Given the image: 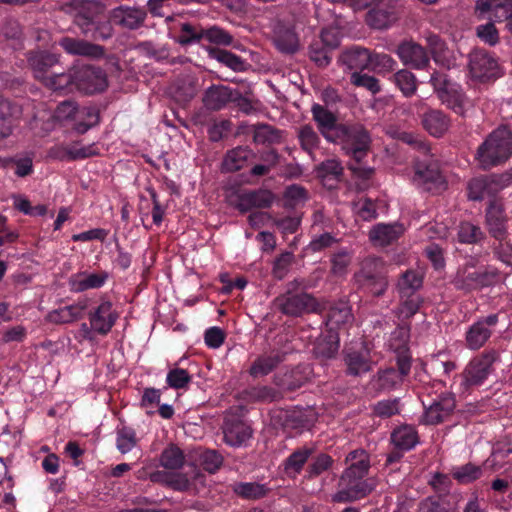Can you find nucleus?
I'll list each match as a JSON object with an SVG mask.
<instances>
[{
    "instance_id": "f257e3e1",
    "label": "nucleus",
    "mask_w": 512,
    "mask_h": 512,
    "mask_svg": "<svg viewBox=\"0 0 512 512\" xmlns=\"http://www.w3.org/2000/svg\"><path fill=\"white\" fill-rule=\"evenodd\" d=\"M147 18L144 8L120 5L106 14V6L99 0H82L74 16L81 33L95 41H106L114 34L113 25L123 30L141 28Z\"/></svg>"
},
{
    "instance_id": "f03ea898",
    "label": "nucleus",
    "mask_w": 512,
    "mask_h": 512,
    "mask_svg": "<svg viewBox=\"0 0 512 512\" xmlns=\"http://www.w3.org/2000/svg\"><path fill=\"white\" fill-rule=\"evenodd\" d=\"M345 463L347 467L339 479L341 489L334 495L338 503L352 502L369 495L375 488L373 479L367 478L371 468L370 455L362 448L350 451Z\"/></svg>"
},
{
    "instance_id": "7ed1b4c3",
    "label": "nucleus",
    "mask_w": 512,
    "mask_h": 512,
    "mask_svg": "<svg viewBox=\"0 0 512 512\" xmlns=\"http://www.w3.org/2000/svg\"><path fill=\"white\" fill-rule=\"evenodd\" d=\"M342 147L350 156L348 169L353 176L361 180H369L374 169L365 163V158L371 148L372 138L367 128L358 122L340 123L337 133L330 141Z\"/></svg>"
},
{
    "instance_id": "20e7f679",
    "label": "nucleus",
    "mask_w": 512,
    "mask_h": 512,
    "mask_svg": "<svg viewBox=\"0 0 512 512\" xmlns=\"http://www.w3.org/2000/svg\"><path fill=\"white\" fill-rule=\"evenodd\" d=\"M500 361L495 349H488L472 357L461 373L454 376V385L459 396L467 397L481 387L494 373V364Z\"/></svg>"
},
{
    "instance_id": "39448f33",
    "label": "nucleus",
    "mask_w": 512,
    "mask_h": 512,
    "mask_svg": "<svg viewBox=\"0 0 512 512\" xmlns=\"http://www.w3.org/2000/svg\"><path fill=\"white\" fill-rule=\"evenodd\" d=\"M357 291L372 298L382 297L388 290V270L385 261L369 255L359 262L352 277Z\"/></svg>"
},
{
    "instance_id": "423d86ee",
    "label": "nucleus",
    "mask_w": 512,
    "mask_h": 512,
    "mask_svg": "<svg viewBox=\"0 0 512 512\" xmlns=\"http://www.w3.org/2000/svg\"><path fill=\"white\" fill-rule=\"evenodd\" d=\"M511 155L512 131L506 126H500L478 147L476 160L486 170L505 163Z\"/></svg>"
},
{
    "instance_id": "0eeeda50",
    "label": "nucleus",
    "mask_w": 512,
    "mask_h": 512,
    "mask_svg": "<svg viewBox=\"0 0 512 512\" xmlns=\"http://www.w3.org/2000/svg\"><path fill=\"white\" fill-rule=\"evenodd\" d=\"M307 288L303 279L290 281L286 291L275 298V307L289 317H301L317 312L319 304L312 294L305 292Z\"/></svg>"
},
{
    "instance_id": "6e6552de",
    "label": "nucleus",
    "mask_w": 512,
    "mask_h": 512,
    "mask_svg": "<svg viewBox=\"0 0 512 512\" xmlns=\"http://www.w3.org/2000/svg\"><path fill=\"white\" fill-rule=\"evenodd\" d=\"M412 359L407 351H401L396 357V366L380 368L367 383V390L373 395L398 389L411 370Z\"/></svg>"
},
{
    "instance_id": "1a4fd4ad",
    "label": "nucleus",
    "mask_w": 512,
    "mask_h": 512,
    "mask_svg": "<svg viewBox=\"0 0 512 512\" xmlns=\"http://www.w3.org/2000/svg\"><path fill=\"white\" fill-rule=\"evenodd\" d=\"M475 268L473 262H468L457 271L453 280L454 287L465 293L482 290L494 286L499 281L500 272L492 265Z\"/></svg>"
},
{
    "instance_id": "9d476101",
    "label": "nucleus",
    "mask_w": 512,
    "mask_h": 512,
    "mask_svg": "<svg viewBox=\"0 0 512 512\" xmlns=\"http://www.w3.org/2000/svg\"><path fill=\"white\" fill-rule=\"evenodd\" d=\"M423 155V159H417L414 163L412 182L423 191L440 193L446 188V182L439 164L429 153Z\"/></svg>"
},
{
    "instance_id": "9b49d317",
    "label": "nucleus",
    "mask_w": 512,
    "mask_h": 512,
    "mask_svg": "<svg viewBox=\"0 0 512 512\" xmlns=\"http://www.w3.org/2000/svg\"><path fill=\"white\" fill-rule=\"evenodd\" d=\"M468 69L472 80L480 83L495 81L501 76L498 59L482 48H476L469 53Z\"/></svg>"
},
{
    "instance_id": "f8f14e48",
    "label": "nucleus",
    "mask_w": 512,
    "mask_h": 512,
    "mask_svg": "<svg viewBox=\"0 0 512 512\" xmlns=\"http://www.w3.org/2000/svg\"><path fill=\"white\" fill-rule=\"evenodd\" d=\"M340 45L339 31L333 27L321 30L320 35L314 38L308 47L309 59L319 68L330 65L333 52Z\"/></svg>"
},
{
    "instance_id": "ddd939ff",
    "label": "nucleus",
    "mask_w": 512,
    "mask_h": 512,
    "mask_svg": "<svg viewBox=\"0 0 512 512\" xmlns=\"http://www.w3.org/2000/svg\"><path fill=\"white\" fill-rule=\"evenodd\" d=\"M271 425L287 434L301 433L310 429L313 420L302 409L275 408L269 413Z\"/></svg>"
},
{
    "instance_id": "4468645a",
    "label": "nucleus",
    "mask_w": 512,
    "mask_h": 512,
    "mask_svg": "<svg viewBox=\"0 0 512 512\" xmlns=\"http://www.w3.org/2000/svg\"><path fill=\"white\" fill-rule=\"evenodd\" d=\"M499 322L500 313H490L478 317L465 332L466 348L477 351L484 347L496 332Z\"/></svg>"
},
{
    "instance_id": "2eb2a0df",
    "label": "nucleus",
    "mask_w": 512,
    "mask_h": 512,
    "mask_svg": "<svg viewBox=\"0 0 512 512\" xmlns=\"http://www.w3.org/2000/svg\"><path fill=\"white\" fill-rule=\"evenodd\" d=\"M475 14L479 19L504 23V30L512 38V0H477Z\"/></svg>"
},
{
    "instance_id": "dca6fc26",
    "label": "nucleus",
    "mask_w": 512,
    "mask_h": 512,
    "mask_svg": "<svg viewBox=\"0 0 512 512\" xmlns=\"http://www.w3.org/2000/svg\"><path fill=\"white\" fill-rule=\"evenodd\" d=\"M107 76L103 69L92 65L74 68V86L85 94L102 92L107 87Z\"/></svg>"
},
{
    "instance_id": "f3484780",
    "label": "nucleus",
    "mask_w": 512,
    "mask_h": 512,
    "mask_svg": "<svg viewBox=\"0 0 512 512\" xmlns=\"http://www.w3.org/2000/svg\"><path fill=\"white\" fill-rule=\"evenodd\" d=\"M422 404L425 408L423 420L427 425H437L445 421L456 408L455 396L450 392H441L437 397H431L428 402L422 399Z\"/></svg>"
},
{
    "instance_id": "a211bd4d",
    "label": "nucleus",
    "mask_w": 512,
    "mask_h": 512,
    "mask_svg": "<svg viewBox=\"0 0 512 512\" xmlns=\"http://www.w3.org/2000/svg\"><path fill=\"white\" fill-rule=\"evenodd\" d=\"M422 404L425 408L423 420L427 425H437L445 421L456 408L455 396L450 392H441L437 397H431L428 402L422 399Z\"/></svg>"
},
{
    "instance_id": "6ab92c4d",
    "label": "nucleus",
    "mask_w": 512,
    "mask_h": 512,
    "mask_svg": "<svg viewBox=\"0 0 512 512\" xmlns=\"http://www.w3.org/2000/svg\"><path fill=\"white\" fill-rule=\"evenodd\" d=\"M119 313L113 303L106 298H101L100 303L88 312L90 328L98 335H107L116 324Z\"/></svg>"
},
{
    "instance_id": "aec40b11",
    "label": "nucleus",
    "mask_w": 512,
    "mask_h": 512,
    "mask_svg": "<svg viewBox=\"0 0 512 512\" xmlns=\"http://www.w3.org/2000/svg\"><path fill=\"white\" fill-rule=\"evenodd\" d=\"M28 67L35 79L43 83L53 70L60 68L59 55L47 50H30L26 53Z\"/></svg>"
},
{
    "instance_id": "412c9836",
    "label": "nucleus",
    "mask_w": 512,
    "mask_h": 512,
    "mask_svg": "<svg viewBox=\"0 0 512 512\" xmlns=\"http://www.w3.org/2000/svg\"><path fill=\"white\" fill-rule=\"evenodd\" d=\"M508 217L503 204L492 199L485 211V226L489 235L495 240H503L509 235Z\"/></svg>"
},
{
    "instance_id": "4be33fe9",
    "label": "nucleus",
    "mask_w": 512,
    "mask_h": 512,
    "mask_svg": "<svg viewBox=\"0 0 512 512\" xmlns=\"http://www.w3.org/2000/svg\"><path fill=\"white\" fill-rule=\"evenodd\" d=\"M344 352V361L348 375L359 376L372 369L370 350L365 342H361L360 347H348Z\"/></svg>"
},
{
    "instance_id": "5701e85b",
    "label": "nucleus",
    "mask_w": 512,
    "mask_h": 512,
    "mask_svg": "<svg viewBox=\"0 0 512 512\" xmlns=\"http://www.w3.org/2000/svg\"><path fill=\"white\" fill-rule=\"evenodd\" d=\"M397 19L391 0H377L365 16L366 24L373 29H386Z\"/></svg>"
},
{
    "instance_id": "b1692460",
    "label": "nucleus",
    "mask_w": 512,
    "mask_h": 512,
    "mask_svg": "<svg viewBox=\"0 0 512 512\" xmlns=\"http://www.w3.org/2000/svg\"><path fill=\"white\" fill-rule=\"evenodd\" d=\"M502 188L501 177L498 175L474 177L468 182V198L473 201L494 198Z\"/></svg>"
},
{
    "instance_id": "393cba45",
    "label": "nucleus",
    "mask_w": 512,
    "mask_h": 512,
    "mask_svg": "<svg viewBox=\"0 0 512 512\" xmlns=\"http://www.w3.org/2000/svg\"><path fill=\"white\" fill-rule=\"evenodd\" d=\"M273 200L274 196L269 190H249L237 194L233 205L241 213H246L254 208H269Z\"/></svg>"
},
{
    "instance_id": "a878e982",
    "label": "nucleus",
    "mask_w": 512,
    "mask_h": 512,
    "mask_svg": "<svg viewBox=\"0 0 512 512\" xmlns=\"http://www.w3.org/2000/svg\"><path fill=\"white\" fill-rule=\"evenodd\" d=\"M396 53L402 63L413 69H425L430 62L424 47L413 41H403L397 47Z\"/></svg>"
},
{
    "instance_id": "bb28decb",
    "label": "nucleus",
    "mask_w": 512,
    "mask_h": 512,
    "mask_svg": "<svg viewBox=\"0 0 512 512\" xmlns=\"http://www.w3.org/2000/svg\"><path fill=\"white\" fill-rule=\"evenodd\" d=\"M59 46L68 54L100 59L105 55V48L101 45L83 39L65 36L59 40Z\"/></svg>"
},
{
    "instance_id": "cd10ccee",
    "label": "nucleus",
    "mask_w": 512,
    "mask_h": 512,
    "mask_svg": "<svg viewBox=\"0 0 512 512\" xmlns=\"http://www.w3.org/2000/svg\"><path fill=\"white\" fill-rule=\"evenodd\" d=\"M286 359V352L280 349H273L260 354L252 362L248 372L252 378L267 376L273 372Z\"/></svg>"
},
{
    "instance_id": "c85d7f7f",
    "label": "nucleus",
    "mask_w": 512,
    "mask_h": 512,
    "mask_svg": "<svg viewBox=\"0 0 512 512\" xmlns=\"http://www.w3.org/2000/svg\"><path fill=\"white\" fill-rule=\"evenodd\" d=\"M311 113L319 132L328 142H330L340 126L336 114L330 111L327 107L318 103H314L312 105Z\"/></svg>"
},
{
    "instance_id": "c756f323",
    "label": "nucleus",
    "mask_w": 512,
    "mask_h": 512,
    "mask_svg": "<svg viewBox=\"0 0 512 512\" xmlns=\"http://www.w3.org/2000/svg\"><path fill=\"white\" fill-rule=\"evenodd\" d=\"M239 98V91L224 85H212L203 96L204 106L211 111H219L232 100Z\"/></svg>"
},
{
    "instance_id": "7c9ffc66",
    "label": "nucleus",
    "mask_w": 512,
    "mask_h": 512,
    "mask_svg": "<svg viewBox=\"0 0 512 512\" xmlns=\"http://www.w3.org/2000/svg\"><path fill=\"white\" fill-rule=\"evenodd\" d=\"M109 277L110 274L104 270L96 272H79L71 276L69 280L70 289L76 293L91 289H99L106 284Z\"/></svg>"
},
{
    "instance_id": "2f4dec72",
    "label": "nucleus",
    "mask_w": 512,
    "mask_h": 512,
    "mask_svg": "<svg viewBox=\"0 0 512 512\" xmlns=\"http://www.w3.org/2000/svg\"><path fill=\"white\" fill-rule=\"evenodd\" d=\"M421 124L431 136L442 137L451 126V119L444 111L429 108L421 115Z\"/></svg>"
},
{
    "instance_id": "473e14b6",
    "label": "nucleus",
    "mask_w": 512,
    "mask_h": 512,
    "mask_svg": "<svg viewBox=\"0 0 512 512\" xmlns=\"http://www.w3.org/2000/svg\"><path fill=\"white\" fill-rule=\"evenodd\" d=\"M310 374L311 369L308 366L298 365L282 375L275 374L274 383L284 390L295 391L308 381Z\"/></svg>"
},
{
    "instance_id": "72a5a7b5",
    "label": "nucleus",
    "mask_w": 512,
    "mask_h": 512,
    "mask_svg": "<svg viewBox=\"0 0 512 512\" xmlns=\"http://www.w3.org/2000/svg\"><path fill=\"white\" fill-rule=\"evenodd\" d=\"M223 434L226 444L239 447L252 436V429L242 420L229 419L224 423Z\"/></svg>"
},
{
    "instance_id": "f704fd0d",
    "label": "nucleus",
    "mask_w": 512,
    "mask_h": 512,
    "mask_svg": "<svg viewBox=\"0 0 512 512\" xmlns=\"http://www.w3.org/2000/svg\"><path fill=\"white\" fill-rule=\"evenodd\" d=\"M402 234V225L379 223L370 230L369 239L374 246L386 247L396 242Z\"/></svg>"
},
{
    "instance_id": "c9c22d12",
    "label": "nucleus",
    "mask_w": 512,
    "mask_h": 512,
    "mask_svg": "<svg viewBox=\"0 0 512 512\" xmlns=\"http://www.w3.org/2000/svg\"><path fill=\"white\" fill-rule=\"evenodd\" d=\"M243 399L250 403H272L283 398L278 389L269 385H251L242 392Z\"/></svg>"
},
{
    "instance_id": "e433bc0d",
    "label": "nucleus",
    "mask_w": 512,
    "mask_h": 512,
    "mask_svg": "<svg viewBox=\"0 0 512 512\" xmlns=\"http://www.w3.org/2000/svg\"><path fill=\"white\" fill-rule=\"evenodd\" d=\"M314 453V448L302 446L295 449L283 462L286 476L296 478L303 470L308 459Z\"/></svg>"
},
{
    "instance_id": "4c0bfd02",
    "label": "nucleus",
    "mask_w": 512,
    "mask_h": 512,
    "mask_svg": "<svg viewBox=\"0 0 512 512\" xmlns=\"http://www.w3.org/2000/svg\"><path fill=\"white\" fill-rule=\"evenodd\" d=\"M390 442L395 448L410 451L419 443V435L414 426L404 424L393 429Z\"/></svg>"
},
{
    "instance_id": "58836bf2",
    "label": "nucleus",
    "mask_w": 512,
    "mask_h": 512,
    "mask_svg": "<svg viewBox=\"0 0 512 512\" xmlns=\"http://www.w3.org/2000/svg\"><path fill=\"white\" fill-rule=\"evenodd\" d=\"M370 53L371 50L367 48L352 46L342 54L341 60L350 70L362 72L369 69Z\"/></svg>"
},
{
    "instance_id": "ea45409f",
    "label": "nucleus",
    "mask_w": 512,
    "mask_h": 512,
    "mask_svg": "<svg viewBox=\"0 0 512 512\" xmlns=\"http://www.w3.org/2000/svg\"><path fill=\"white\" fill-rule=\"evenodd\" d=\"M424 273L419 269H407L402 272L396 283L398 294H419L423 287Z\"/></svg>"
},
{
    "instance_id": "a19ab883",
    "label": "nucleus",
    "mask_w": 512,
    "mask_h": 512,
    "mask_svg": "<svg viewBox=\"0 0 512 512\" xmlns=\"http://www.w3.org/2000/svg\"><path fill=\"white\" fill-rule=\"evenodd\" d=\"M274 42L279 51L287 54L295 53L299 45V39L294 29L282 25L275 30Z\"/></svg>"
},
{
    "instance_id": "79ce46f5",
    "label": "nucleus",
    "mask_w": 512,
    "mask_h": 512,
    "mask_svg": "<svg viewBox=\"0 0 512 512\" xmlns=\"http://www.w3.org/2000/svg\"><path fill=\"white\" fill-rule=\"evenodd\" d=\"M399 305L397 307V317L401 321L410 320L420 310L424 298L420 294H398Z\"/></svg>"
},
{
    "instance_id": "37998d69",
    "label": "nucleus",
    "mask_w": 512,
    "mask_h": 512,
    "mask_svg": "<svg viewBox=\"0 0 512 512\" xmlns=\"http://www.w3.org/2000/svg\"><path fill=\"white\" fill-rule=\"evenodd\" d=\"M326 325L330 331H335L341 325L350 323L353 320L351 307L347 302H339L331 306L327 316Z\"/></svg>"
},
{
    "instance_id": "c03bdc74",
    "label": "nucleus",
    "mask_w": 512,
    "mask_h": 512,
    "mask_svg": "<svg viewBox=\"0 0 512 512\" xmlns=\"http://www.w3.org/2000/svg\"><path fill=\"white\" fill-rule=\"evenodd\" d=\"M209 56L235 72L247 70L248 63L240 56L220 48L212 47L208 50Z\"/></svg>"
},
{
    "instance_id": "a18cd8bd",
    "label": "nucleus",
    "mask_w": 512,
    "mask_h": 512,
    "mask_svg": "<svg viewBox=\"0 0 512 512\" xmlns=\"http://www.w3.org/2000/svg\"><path fill=\"white\" fill-rule=\"evenodd\" d=\"M252 154V150L248 147L238 146L227 152L223 160V167L229 172L238 171L245 166Z\"/></svg>"
},
{
    "instance_id": "49530a36",
    "label": "nucleus",
    "mask_w": 512,
    "mask_h": 512,
    "mask_svg": "<svg viewBox=\"0 0 512 512\" xmlns=\"http://www.w3.org/2000/svg\"><path fill=\"white\" fill-rule=\"evenodd\" d=\"M233 492L246 500H258L265 497L269 491L265 485L257 482H236L232 485Z\"/></svg>"
},
{
    "instance_id": "de8ad7c7",
    "label": "nucleus",
    "mask_w": 512,
    "mask_h": 512,
    "mask_svg": "<svg viewBox=\"0 0 512 512\" xmlns=\"http://www.w3.org/2000/svg\"><path fill=\"white\" fill-rule=\"evenodd\" d=\"M18 112L17 106L9 100L0 97V140L12 133L14 114Z\"/></svg>"
},
{
    "instance_id": "09e8293b",
    "label": "nucleus",
    "mask_w": 512,
    "mask_h": 512,
    "mask_svg": "<svg viewBox=\"0 0 512 512\" xmlns=\"http://www.w3.org/2000/svg\"><path fill=\"white\" fill-rule=\"evenodd\" d=\"M339 349V336L336 331L328 330V333L319 339L315 345L316 356L325 359L333 358Z\"/></svg>"
},
{
    "instance_id": "8fccbe9b",
    "label": "nucleus",
    "mask_w": 512,
    "mask_h": 512,
    "mask_svg": "<svg viewBox=\"0 0 512 512\" xmlns=\"http://www.w3.org/2000/svg\"><path fill=\"white\" fill-rule=\"evenodd\" d=\"M253 140L257 144L273 145L282 142V131L269 124L254 126Z\"/></svg>"
},
{
    "instance_id": "3c124183",
    "label": "nucleus",
    "mask_w": 512,
    "mask_h": 512,
    "mask_svg": "<svg viewBox=\"0 0 512 512\" xmlns=\"http://www.w3.org/2000/svg\"><path fill=\"white\" fill-rule=\"evenodd\" d=\"M457 237L459 242L464 244H480L486 239V234L478 225L470 222H461Z\"/></svg>"
},
{
    "instance_id": "603ef678",
    "label": "nucleus",
    "mask_w": 512,
    "mask_h": 512,
    "mask_svg": "<svg viewBox=\"0 0 512 512\" xmlns=\"http://www.w3.org/2000/svg\"><path fill=\"white\" fill-rule=\"evenodd\" d=\"M396 66L397 62L390 55L383 52L371 51L369 71L384 76L394 71Z\"/></svg>"
},
{
    "instance_id": "864d4df0",
    "label": "nucleus",
    "mask_w": 512,
    "mask_h": 512,
    "mask_svg": "<svg viewBox=\"0 0 512 512\" xmlns=\"http://www.w3.org/2000/svg\"><path fill=\"white\" fill-rule=\"evenodd\" d=\"M415 380L419 384L420 392L422 395L431 397L433 394L435 397L441 392H446V384L442 380L432 379L426 372H418L415 374Z\"/></svg>"
},
{
    "instance_id": "5fc2aeb1",
    "label": "nucleus",
    "mask_w": 512,
    "mask_h": 512,
    "mask_svg": "<svg viewBox=\"0 0 512 512\" xmlns=\"http://www.w3.org/2000/svg\"><path fill=\"white\" fill-rule=\"evenodd\" d=\"M202 39H204V28L200 25L185 22L180 26V32L176 38V42L181 46H188L199 43Z\"/></svg>"
},
{
    "instance_id": "6e6d98bb",
    "label": "nucleus",
    "mask_w": 512,
    "mask_h": 512,
    "mask_svg": "<svg viewBox=\"0 0 512 512\" xmlns=\"http://www.w3.org/2000/svg\"><path fill=\"white\" fill-rule=\"evenodd\" d=\"M53 91H62L71 85H74V71L66 73L60 66L52 71V74L42 83Z\"/></svg>"
},
{
    "instance_id": "4d7b16f0",
    "label": "nucleus",
    "mask_w": 512,
    "mask_h": 512,
    "mask_svg": "<svg viewBox=\"0 0 512 512\" xmlns=\"http://www.w3.org/2000/svg\"><path fill=\"white\" fill-rule=\"evenodd\" d=\"M6 168H13L15 175L18 177H26L33 173V158L32 156L16 155L4 159L3 163Z\"/></svg>"
},
{
    "instance_id": "13d9d810",
    "label": "nucleus",
    "mask_w": 512,
    "mask_h": 512,
    "mask_svg": "<svg viewBox=\"0 0 512 512\" xmlns=\"http://www.w3.org/2000/svg\"><path fill=\"white\" fill-rule=\"evenodd\" d=\"M116 435V447L122 454L130 452L137 445L136 431L130 426H118Z\"/></svg>"
},
{
    "instance_id": "bf43d9fd",
    "label": "nucleus",
    "mask_w": 512,
    "mask_h": 512,
    "mask_svg": "<svg viewBox=\"0 0 512 512\" xmlns=\"http://www.w3.org/2000/svg\"><path fill=\"white\" fill-rule=\"evenodd\" d=\"M334 464L333 458L326 454L320 453L315 456L306 468L305 477L309 480L315 479L322 473L330 470Z\"/></svg>"
},
{
    "instance_id": "052dcab7",
    "label": "nucleus",
    "mask_w": 512,
    "mask_h": 512,
    "mask_svg": "<svg viewBox=\"0 0 512 512\" xmlns=\"http://www.w3.org/2000/svg\"><path fill=\"white\" fill-rule=\"evenodd\" d=\"M85 306L69 305L53 310L48 314V320L55 324L71 323L81 317V310Z\"/></svg>"
},
{
    "instance_id": "680f3d73",
    "label": "nucleus",
    "mask_w": 512,
    "mask_h": 512,
    "mask_svg": "<svg viewBox=\"0 0 512 512\" xmlns=\"http://www.w3.org/2000/svg\"><path fill=\"white\" fill-rule=\"evenodd\" d=\"M482 468L473 463H467L453 468L452 476L460 484H469L478 480L482 476Z\"/></svg>"
},
{
    "instance_id": "e2e57ef3",
    "label": "nucleus",
    "mask_w": 512,
    "mask_h": 512,
    "mask_svg": "<svg viewBox=\"0 0 512 512\" xmlns=\"http://www.w3.org/2000/svg\"><path fill=\"white\" fill-rule=\"evenodd\" d=\"M298 140L301 148L311 156L320 144V137L313 127L308 124L300 127L298 131Z\"/></svg>"
},
{
    "instance_id": "0e129e2a",
    "label": "nucleus",
    "mask_w": 512,
    "mask_h": 512,
    "mask_svg": "<svg viewBox=\"0 0 512 512\" xmlns=\"http://www.w3.org/2000/svg\"><path fill=\"white\" fill-rule=\"evenodd\" d=\"M184 461L185 457L182 450L175 445H170L161 453L160 462L166 469H180L183 466Z\"/></svg>"
},
{
    "instance_id": "69168bd1",
    "label": "nucleus",
    "mask_w": 512,
    "mask_h": 512,
    "mask_svg": "<svg viewBox=\"0 0 512 512\" xmlns=\"http://www.w3.org/2000/svg\"><path fill=\"white\" fill-rule=\"evenodd\" d=\"M394 83L405 97H410L417 90L416 77L409 70L402 69L393 75Z\"/></svg>"
},
{
    "instance_id": "338daca9",
    "label": "nucleus",
    "mask_w": 512,
    "mask_h": 512,
    "mask_svg": "<svg viewBox=\"0 0 512 512\" xmlns=\"http://www.w3.org/2000/svg\"><path fill=\"white\" fill-rule=\"evenodd\" d=\"M317 174L323 181H339L343 174V167L337 159H327L320 163L316 169Z\"/></svg>"
},
{
    "instance_id": "774afa93",
    "label": "nucleus",
    "mask_w": 512,
    "mask_h": 512,
    "mask_svg": "<svg viewBox=\"0 0 512 512\" xmlns=\"http://www.w3.org/2000/svg\"><path fill=\"white\" fill-rule=\"evenodd\" d=\"M416 512H450V502L445 498L428 496L419 502Z\"/></svg>"
}]
</instances>
